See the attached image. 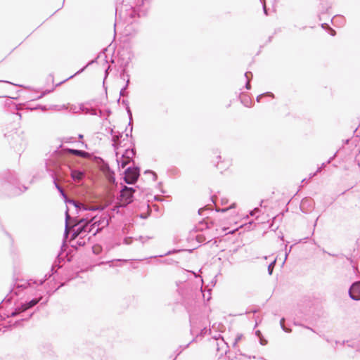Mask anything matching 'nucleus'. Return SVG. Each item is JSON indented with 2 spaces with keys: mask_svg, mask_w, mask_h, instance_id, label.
Wrapping results in <instances>:
<instances>
[{
  "mask_svg": "<svg viewBox=\"0 0 360 360\" xmlns=\"http://www.w3.org/2000/svg\"><path fill=\"white\" fill-rule=\"evenodd\" d=\"M94 229L96 227V230L93 232L91 236H95L101 230L106 227L109 224V219L106 215H102L97 219L96 217H90Z\"/></svg>",
  "mask_w": 360,
  "mask_h": 360,
  "instance_id": "8",
  "label": "nucleus"
},
{
  "mask_svg": "<svg viewBox=\"0 0 360 360\" xmlns=\"http://www.w3.org/2000/svg\"><path fill=\"white\" fill-rule=\"evenodd\" d=\"M255 335H256L257 338H259L260 337H262V334L261 331L258 330H256V331H255Z\"/></svg>",
  "mask_w": 360,
  "mask_h": 360,
  "instance_id": "45",
  "label": "nucleus"
},
{
  "mask_svg": "<svg viewBox=\"0 0 360 360\" xmlns=\"http://www.w3.org/2000/svg\"><path fill=\"white\" fill-rule=\"evenodd\" d=\"M51 91H44L43 93H41L38 97H37V99H40L42 97H44L46 94L49 93Z\"/></svg>",
  "mask_w": 360,
  "mask_h": 360,
  "instance_id": "40",
  "label": "nucleus"
},
{
  "mask_svg": "<svg viewBox=\"0 0 360 360\" xmlns=\"http://www.w3.org/2000/svg\"><path fill=\"white\" fill-rule=\"evenodd\" d=\"M276 262V259H275L273 262H271L268 266V273L269 275H271L273 273L274 268L275 266Z\"/></svg>",
  "mask_w": 360,
  "mask_h": 360,
  "instance_id": "28",
  "label": "nucleus"
},
{
  "mask_svg": "<svg viewBox=\"0 0 360 360\" xmlns=\"http://www.w3.org/2000/svg\"><path fill=\"white\" fill-rule=\"evenodd\" d=\"M64 201L67 204L73 205L75 207L77 214H78V215H81L82 212H85V211H96V210H98V207L97 206L86 205L79 202L76 201L74 199H69L68 197L66 199H64Z\"/></svg>",
  "mask_w": 360,
  "mask_h": 360,
  "instance_id": "9",
  "label": "nucleus"
},
{
  "mask_svg": "<svg viewBox=\"0 0 360 360\" xmlns=\"http://www.w3.org/2000/svg\"><path fill=\"white\" fill-rule=\"evenodd\" d=\"M336 155H337V152L332 157H330L326 163L330 164L332 162V160L336 157Z\"/></svg>",
  "mask_w": 360,
  "mask_h": 360,
  "instance_id": "41",
  "label": "nucleus"
},
{
  "mask_svg": "<svg viewBox=\"0 0 360 360\" xmlns=\"http://www.w3.org/2000/svg\"><path fill=\"white\" fill-rule=\"evenodd\" d=\"M41 300V297L34 298L29 302H26L25 303L22 304L20 306L17 307L14 309V310L11 313L10 316H16L20 314L21 313L27 311V309L32 308L33 307L37 305L40 302Z\"/></svg>",
  "mask_w": 360,
  "mask_h": 360,
  "instance_id": "10",
  "label": "nucleus"
},
{
  "mask_svg": "<svg viewBox=\"0 0 360 360\" xmlns=\"http://www.w3.org/2000/svg\"><path fill=\"white\" fill-rule=\"evenodd\" d=\"M91 237V236H89V237H88V240H90Z\"/></svg>",
  "mask_w": 360,
  "mask_h": 360,
  "instance_id": "63",
  "label": "nucleus"
},
{
  "mask_svg": "<svg viewBox=\"0 0 360 360\" xmlns=\"http://www.w3.org/2000/svg\"><path fill=\"white\" fill-rule=\"evenodd\" d=\"M107 75H108V70H105V77H107Z\"/></svg>",
  "mask_w": 360,
  "mask_h": 360,
  "instance_id": "59",
  "label": "nucleus"
},
{
  "mask_svg": "<svg viewBox=\"0 0 360 360\" xmlns=\"http://www.w3.org/2000/svg\"><path fill=\"white\" fill-rule=\"evenodd\" d=\"M126 110H127V114H128L129 118V126H131V129H130V134H131V132H132V129H133V127H132V124H131V121H132V113H131V109H130V107H129V106H127V108H126Z\"/></svg>",
  "mask_w": 360,
  "mask_h": 360,
  "instance_id": "25",
  "label": "nucleus"
},
{
  "mask_svg": "<svg viewBox=\"0 0 360 360\" xmlns=\"http://www.w3.org/2000/svg\"><path fill=\"white\" fill-rule=\"evenodd\" d=\"M110 134L112 136L115 134L113 129H110Z\"/></svg>",
  "mask_w": 360,
  "mask_h": 360,
  "instance_id": "49",
  "label": "nucleus"
},
{
  "mask_svg": "<svg viewBox=\"0 0 360 360\" xmlns=\"http://www.w3.org/2000/svg\"><path fill=\"white\" fill-rule=\"evenodd\" d=\"M264 96H268V97H271V98H274V94L271 92H265V93H263L262 94H259V96H257V102H260L261 101V99L264 97Z\"/></svg>",
  "mask_w": 360,
  "mask_h": 360,
  "instance_id": "23",
  "label": "nucleus"
},
{
  "mask_svg": "<svg viewBox=\"0 0 360 360\" xmlns=\"http://www.w3.org/2000/svg\"><path fill=\"white\" fill-rule=\"evenodd\" d=\"M330 34L332 36H335V31L334 30H333L332 28H330Z\"/></svg>",
  "mask_w": 360,
  "mask_h": 360,
  "instance_id": "46",
  "label": "nucleus"
},
{
  "mask_svg": "<svg viewBox=\"0 0 360 360\" xmlns=\"http://www.w3.org/2000/svg\"><path fill=\"white\" fill-rule=\"evenodd\" d=\"M316 174H317V172H314V174H310V176H309V178L311 179V178L314 177Z\"/></svg>",
  "mask_w": 360,
  "mask_h": 360,
  "instance_id": "53",
  "label": "nucleus"
},
{
  "mask_svg": "<svg viewBox=\"0 0 360 360\" xmlns=\"http://www.w3.org/2000/svg\"><path fill=\"white\" fill-rule=\"evenodd\" d=\"M179 250H169L167 252L165 253L164 255H160L159 257H163V256H165V255H172L173 253L177 252Z\"/></svg>",
  "mask_w": 360,
  "mask_h": 360,
  "instance_id": "34",
  "label": "nucleus"
},
{
  "mask_svg": "<svg viewBox=\"0 0 360 360\" xmlns=\"http://www.w3.org/2000/svg\"><path fill=\"white\" fill-rule=\"evenodd\" d=\"M259 1L262 3V6L264 5V4H266L265 0H259Z\"/></svg>",
  "mask_w": 360,
  "mask_h": 360,
  "instance_id": "56",
  "label": "nucleus"
},
{
  "mask_svg": "<svg viewBox=\"0 0 360 360\" xmlns=\"http://www.w3.org/2000/svg\"><path fill=\"white\" fill-rule=\"evenodd\" d=\"M136 155V150L134 148L126 149L124 153L122 155V159H126L129 162H133V159Z\"/></svg>",
  "mask_w": 360,
  "mask_h": 360,
  "instance_id": "13",
  "label": "nucleus"
},
{
  "mask_svg": "<svg viewBox=\"0 0 360 360\" xmlns=\"http://www.w3.org/2000/svg\"><path fill=\"white\" fill-rule=\"evenodd\" d=\"M321 27H322L323 28H326V27H329V26H328V24H326V23H323V24H321Z\"/></svg>",
  "mask_w": 360,
  "mask_h": 360,
  "instance_id": "51",
  "label": "nucleus"
},
{
  "mask_svg": "<svg viewBox=\"0 0 360 360\" xmlns=\"http://www.w3.org/2000/svg\"><path fill=\"white\" fill-rule=\"evenodd\" d=\"M33 313L30 314L28 319H30L32 316Z\"/></svg>",
  "mask_w": 360,
  "mask_h": 360,
  "instance_id": "60",
  "label": "nucleus"
},
{
  "mask_svg": "<svg viewBox=\"0 0 360 360\" xmlns=\"http://www.w3.org/2000/svg\"><path fill=\"white\" fill-rule=\"evenodd\" d=\"M260 210L258 207H255L254 210H252V211H250V214L251 216H255L256 214V213L259 212Z\"/></svg>",
  "mask_w": 360,
  "mask_h": 360,
  "instance_id": "35",
  "label": "nucleus"
},
{
  "mask_svg": "<svg viewBox=\"0 0 360 360\" xmlns=\"http://www.w3.org/2000/svg\"><path fill=\"white\" fill-rule=\"evenodd\" d=\"M79 139H82V138H83V135L79 134Z\"/></svg>",
  "mask_w": 360,
  "mask_h": 360,
  "instance_id": "57",
  "label": "nucleus"
},
{
  "mask_svg": "<svg viewBox=\"0 0 360 360\" xmlns=\"http://www.w3.org/2000/svg\"><path fill=\"white\" fill-rule=\"evenodd\" d=\"M42 110H45L46 109V107L45 106H42V107H40Z\"/></svg>",
  "mask_w": 360,
  "mask_h": 360,
  "instance_id": "58",
  "label": "nucleus"
},
{
  "mask_svg": "<svg viewBox=\"0 0 360 360\" xmlns=\"http://www.w3.org/2000/svg\"><path fill=\"white\" fill-rule=\"evenodd\" d=\"M348 293L352 300H360V281L353 283L349 289Z\"/></svg>",
  "mask_w": 360,
  "mask_h": 360,
  "instance_id": "11",
  "label": "nucleus"
},
{
  "mask_svg": "<svg viewBox=\"0 0 360 360\" xmlns=\"http://www.w3.org/2000/svg\"><path fill=\"white\" fill-rule=\"evenodd\" d=\"M91 114H92V115H96V111L94 110V112H92Z\"/></svg>",
  "mask_w": 360,
  "mask_h": 360,
  "instance_id": "61",
  "label": "nucleus"
},
{
  "mask_svg": "<svg viewBox=\"0 0 360 360\" xmlns=\"http://www.w3.org/2000/svg\"><path fill=\"white\" fill-rule=\"evenodd\" d=\"M4 179L7 183L14 186L13 188H11V194L13 195H20L23 191L27 190V187L25 186L23 187V191H22L20 188L16 186L18 184V179L17 174L13 172H9L5 176Z\"/></svg>",
  "mask_w": 360,
  "mask_h": 360,
  "instance_id": "6",
  "label": "nucleus"
},
{
  "mask_svg": "<svg viewBox=\"0 0 360 360\" xmlns=\"http://www.w3.org/2000/svg\"><path fill=\"white\" fill-rule=\"evenodd\" d=\"M69 210L68 208H67L66 211H65V231H64V238H68V235H69V229L70 227H72V220H71V217L70 215L69 214V212H68Z\"/></svg>",
  "mask_w": 360,
  "mask_h": 360,
  "instance_id": "12",
  "label": "nucleus"
},
{
  "mask_svg": "<svg viewBox=\"0 0 360 360\" xmlns=\"http://www.w3.org/2000/svg\"><path fill=\"white\" fill-rule=\"evenodd\" d=\"M218 159H221V156L220 155H217V157Z\"/></svg>",
  "mask_w": 360,
  "mask_h": 360,
  "instance_id": "62",
  "label": "nucleus"
},
{
  "mask_svg": "<svg viewBox=\"0 0 360 360\" xmlns=\"http://www.w3.org/2000/svg\"><path fill=\"white\" fill-rule=\"evenodd\" d=\"M140 176V168L139 167H129L124 171V180L127 184H134Z\"/></svg>",
  "mask_w": 360,
  "mask_h": 360,
  "instance_id": "7",
  "label": "nucleus"
},
{
  "mask_svg": "<svg viewBox=\"0 0 360 360\" xmlns=\"http://www.w3.org/2000/svg\"><path fill=\"white\" fill-rule=\"evenodd\" d=\"M59 167H60L59 162L55 158H49L46 162V171L49 173V175L52 177L53 182L56 188H57V190L58 191V192L60 193V194L63 197V198L66 199L67 198L66 193H65V191H64L63 188L61 187V186H60L56 181V176L57 175L58 169Z\"/></svg>",
  "mask_w": 360,
  "mask_h": 360,
  "instance_id": "3",
  "label": "nucleus"
},
{
  "mask_svg": "<svg viewBox=\"0 0 360 360\" xmlns=\"http://www.w3.org/2000/svg\"><path fill=\"white\" fill-rule=\"evenodd\" d=\"M262 8H263L264 13L266 15H268V11H267V8H266V4H264V5L262 6Z\"/></svg>",
  "mask_w": 360,
  "mask_h": 360,
  "instance_id": "43",
  "label": "nucleus"
},
{
  "mask_svg": "<svg viewBox=\"0 0 360 360\" xmlns=\"http://www.w3.org/2000/svg\"><path fill=\"white\" fill-rule=\"evenodd\" d=\"M304 328H307V329L310 330L311 331H312V332H314V333H315V330H314L313 328H310V327H309V326H304Z\"/></svg>",
  "mask_w": 360,
  "mask_h": 360,
  "instance_id": "50",
  "label": "nucleus"
},
{
  "mask_svg": "<svg viewBox=\"0 0 360 360\" xmlns=\"http://www.w3.org/2000/svg\"><path fill=\"white\" fill-rule=\"evenodd\" d=\"M204 225L205 226V229H208V228H209V226H208V225H207V223H204L203 221H201V222L200 223V224H199V226H198V227H197V229H198V230H203V229H204V228H203L202 226H203Z\"/></svg>",
  "mask_w": 360,
  "mask_h": 360,
  "instance_id": "31",
  "label": "nucleus"
},
{
  "mask_svg": "<svg viewBox=\"0 0 360 360\" xmlns=\"http://www.w3.org/2000/svg\"><path fill=\"white\" fill-rule=\"evenodd\" d=\"M84 176V173L80 170L72 169L71 177L75 181H80Z\"/></svg>",
  "mask_w": 360,
  "mask_h": 360,
  "instance_id": "14",
  "label": "nucleus"
},
{
  "mask_svg": "<svg viewBox=\"0 0 360 360\" xmlns=\"http://www.w3.org/2000/svg\"><path fill=\"white\" fill-rule=\"evenodd\" d=\"M124 72H125V70H123L122 75H124Z\"/></svg>",
  "mask_w": 360,
  "mask_h": 360,
  "instance_id": "64",
  "label": "nucleus"
},
{
  "mask_svg": "<svg viewBox=\"0 0 360 360\" xmlns=\"http://www.w3.org/2000/svg\"><path fill=\"white\" fill-rule=\"evenodd\" d=\"M94 62H95V60H93L90 61V62H89V63H87L84 67H83L82 69H80L79 70H78V71H77L75 75H71V76H70V77H69L68 79H65V80L63 81V82H65V81H67V80H68V79H69L72 78L75 75L82 73V72L85 70V68H86V67H88L89 65L93 64ZM62 83H63V82H60L59 84H57V86L60 85V84H62Z\"/></svg>",
  "mask_w": 360,
  "mask_h": 360,
  "instance_id": "19",
  "label": "nucleus"
},
{
  "mask_svg": "<svg viewBox=\"0 0 360 360\" xmlns=\"http://www.w3.org/2000/svg\"><path fill=\"white\" fill-rule=\"evenodd\" d=\"M110 183L115 181V173L112 170L104 174Z\"/></svg>",
  "mask_w": 360,
  "mask_h": 360,
  "instance_id": "22",
  "label": "nucleus"
},
{
  "mask_svg": "<svg viewBox=\"0 0 360 360\" xmlns=\"http://www.w3.org/2000/svg\"><path fill=\"white\" fill-rule=\"evenodd\" d=\"M326 165L327 164L326 162L322 163L321 166L317 169L316 172H320L322 170V169H323L326 166Z\"/></svg>",
  "mask_w": 360,
  "mask_h": 360,
  "instance_id": "39",
  "label": "nucleus"
},
{
  "mask_svg": "<svg viewBox=\"0 0 360 360\" xmlns=\"http://www.w3.org/2000/svg\"><path fill=\"white\" fill-rule=\"evenodd\" d=\"M99 159L101 162L100 165V169L102 171V172L105 174L110 172L112 169L110 168L109 165L106 162H105L102 158Z\"/></svg>",
  "mask_w": 360,
  "mask_h": 360,
  "instance_id": "18",
  "label": "nucleus"
},
{
  "mask_svg": "<svg viewBox=\"0 0 360 360\" xmlns=\"http://www.w3.org/2000/svg\"><path fill=\"white\" fill-rule=\"evenodd\" d=\"M206 210V208H205V207L199 209V210H198V213H199V214H200V215H201V214H202V212H203L204 210Z\"/></svg>",
  "mask_w": 360,
  "mask_h": 360,
  "instance_id": "47",
  "label": "nucleus"
},
{
  "mask_svg": "<svg viewBox=\"0 0 360 360\" xmlns=\"http://www.w3.org/2000/svg\"><path fill=\"white\" fill-rule=\"evenodd\" d=\"M155 200H158V201H161L162 200V199L160 197H158V196H155Z\"/></svg>",
  "mask_w": 360,
  "mask_h": 360,
  "instance_id": "52",
  "label": "nucleus"
},
{
  "mask_svg": "<svg viewBox=\"0 0 360 360\" xmlns=\"http://www.w3.org/2000/svg\"><path fill=\"white\" fill-rule=\"evenodd\" d=\"M51 274L45 275L44 278L39 280V282H37L36 281L30 280L27 281H25L22 283H17L14 286V288L11 290V295H8L6 297L5 300H6L8 302H10L11 300L12 299V295H18L20 290L25 289L26 288H27V286L31 285L32 283L37 284L39 285H42L46 279L51 277Z\"/></svg>",
  "mask_w": 360,
  "mask_h": 360,
  "instance_id": "4",
  "label": "nucleus"
},
{
  "mask_svg": "<svg viewBox=\"0 0 360 360\" xmlns=\"http://www.w3.org/2000/svg\"><path fill=\"white\" fill-rule=\"evenodd\" d=\"M144 173L145 174H150L153 176V180L154 181H155L158 179L157 174L152 170H150V169L146 170Z\"/></svg>",
  "mask_w": 360,
  "mask_h": 360,
  "instance_id": "30",
  "label": "nucleus"
},
{
  "mask_svg": "<svg viewBox=\"0 0 360 360\" xmlns=\"http://www.w3.org/2000/svg\"><path fill=\"white\" fill-rule=\"evenodd\" d=\"M259 339L260 345H266L267 344V340L263 336L260 337Z\"/></svg>",
  "mask_w": 360,
  "mask_h": 360,
  "instance_id": "33",
  "label": "nucleus"
},
{
  "mask_svg": "<svg viewBox=\"0 0 360 360\" xmlns=\"http://www.w3.org/2000/svg\"><path fill=\"white\" fill-rule=\"evenodd\" d=\"M69 152L70 154L81 157V158H86L89 155V153L84 150H78V149H70Z\"/></svg>",
  "mask_w": 360,
  "mask_h": 360,
  "instance_id": "16",
  "label": "nucleus"
},
{
  "mask_svg": "<svg viewBox=\"0 0 360 360\" xmlns=\"http://www.w3.org/2000/svg\"><path fill=\"white\" fill-rule=\"evenodd\" d=\"M99 159L101 162L100 165V169L102 171V172L105 174L110 172L112 169L110 168L109 165L106 162H105L102 158Z\"/></svg>",
  "mask_w": 360,
  "mask_h": 360,
  "instance_id": "17",
  "label": "nucleus"
},
{
  "mask_svg": "<svg viewBox=\"0 0 360 360\" xmlns=\"http://www.w3.org/2000/svg\"><path fill=\"white\" fill-rule=\"evenodd\" d=\"M245 77L247 79V82H246L245 86L246 89L249 90L251 89V85H250V82L252 77V73L251 72H246L245 73Z\"/></svg>",
  "mask_w": 360,
  "mask_h": 360,
  "instance_id": "20",
  "label": "nucleus"
},
{
  "mask_svg": "<svg viewBox=\"0 0 360 360\" xmlns=\"http://www.w3.org/2000/svg\"><path fill=\"white\" fill-rule=\"evenodd\" d=\"M196 240L198 243H204L207 240V238L204 235L198 234L196 236Z\"/></svg>",
  "mask_w": 360,
  "mask_h": 360,
  "instance_id": "29",
  "label": "nucleus"
},
{
  "mask_svg": "<svg viewBox=\"0 0 360 360\" xmlns=\"http://www.w3.org/2000/svg\"><path fill=\"white\" fill-rule=\"evenodd\" d=\"M310 200L309 199H307V198H304L302 200V203H301V207L302 208L307 203H308V202H309Z\"/></svg>",
  "mask_w": 360,
  "mask_h": 360,
  "instance_id": "38",
  "label": "nucleus"
},
{
  "mask_svg": "<svg viewBox=\"0 0 360 360\" xmlns=\"http://www.w3.org/2000/svg\"><path fill=\"white\" fill-rule=\"evenodd\" d=\"M150 238H150V237H146V238H145V237H143V236H139V240L142 243H146V240H148V239H150Z\"/></svg>",
  "mask_w": 360,
  "mask_h": 360,
  "instance_id": "36",
  "label": "nucleus"
},
{
  "mask_svg": "<svg viewBox=\"0 0 360 360\" xmlns=\"http://www.w3.org/2000/svg\"><path fill=\"white\" fill-rule=\"evenodd\" d=\"M79 240L77 241V244L79 245H85V241L84 240H82L84 237V236H79Z\"/></svg>",
  "mask_w": 360,
  "mask_h": 360,
  "instance_id": "37",
  "label": "nucleus"
},
{
  "mask_svg": "<svg viewBox=\"0 0 360 360\" xmlns=\"http://www.w3.org/2000/svg\"><path fill=\"white\" fill-rule=\"evenodd\" d=\"M144 4V0H135L134 5H132L140 13V8Z\"/></svg>",
  "mask_w": 360,
  "mask_h": 360,
  "instance_id": "24",
  "label": "nucleus"
},
{
  "mask_svg": "<svg viewBox=\"0 0 360 360\" xmlns=\"http://www.w3.org/2000/svg\"><path fill=\"white\" fill-rule=\"evenodd\" d=\"M284 322H285V319L284 318H282L280 321V325H281V328H282V330L286 333H290L291 332V329L290 328H286L284 325Z\"/></svg>",
  "mask_w": 360,
  "mask_h": 360,
  "instance_id": "27",
  "label": "nucleus"
},
{
  "mask_svg": "<svg viewBox=\"0 0 360 360\" xmlns=\"http://www.w3.org/2000/svg\"><path fill=\"white\" fill-rule=\"evenodd\" d=\"M132 243V238L131 237H126L124 239V243L126 245H130Z\"/></svg>",
  "mask_w": 360,
  "mask_h": 360,
  "instance_id": "32",
  "label": "nucleus"
},
{
  "mask_svg": "<svg viewBox=\"0 0 360 360\" xmlns=\"http://www.w3.org/2000/svg\"><path fill=\"white\" fill-rule=\"evenodd\" d=\"M141 16L140 12L136 10L131 4H122L116 6L115 18H119L124 22L132 23L136 18Z\"/></svg>",
  "mask_w": 360,
  "mask_h": 360,
  "instance_id": "2",
  "label": "nucleus"
},
{
  "mask_svg": "<svg viewBox=\"0 0 360 360\" xmlns=\"http://www.w3.org/2000/svg\"><path fill=\"white\" fill-rule=\"evenodd\" d=\"M129 76L127 75V77H129ZM129 78H127V80L126 82V84L124 87H122L120 91V96H125L127 95V89L128 88V86H129Z\"/></svg>",
  "mask_w": 360,
  "mask_h": 360,
  "instance_id": "21",
  "label": "nucleus"
},
{
  "mask_svg": "<svg viewBox=\"0 0 360 360\" xmlns=\"http://www.w3.org/2000/svg\"><path fill=\"white\" fill-rule=\"evenodd\" d=\"M194 341V339H193L189 343H188L184 348L187 347L188 346H189V345Z\"/></svg>",
  "mask_w": 360,
  "mask_h": 360,
  "instance_id": "54",
  "label": "nucleus"
},
{
  "mask_svg": "<svg viewBox=\"0 0 360 360\" xmlns=\"http://www.w3.org/2000/svg\"><path fill=\"white\" fill-rule=\"evenodd\" d=\"M135 189L132 187H128L124 186L120 191V206L126 207L129 205L134 200V193Z\"/></svg>",
  "mask_w": 360,
  "mask_h": 360,
  "instance_id": "5",
  "label": "nucleus"
},
{
  "mask_svg": "<svg viewBox=\"0 0 360 360\" xmlns=\"http://www.w3.org/2000/svg\"><path fill=\"white\" fill-rule=\"evenodd\" d=\"M51 271L52 272L51 274H55L56 272V271L55 270V266L54 265L52 266Z\"/></svg>",
  "mask_w": 360,
  "mask_h": 360,
  "instance_id": "48",
  "label": "nucleus"
},
{
  "mask_svg": "<svg viewBox=\"0 0 360 360\" xmlns=\"http://www.w3.org/2000/svg\"><path fill=\"white\" fill-rule=\"evenodd\" d=\"M72 228L76 227L72 234V239H75L79 236H86L88 233L94 231V225L91 221L90 217H81L78 215L75 217H71Z\"/></svg>",
  "mask_w": 360,
  "mask_h": 360,
  "instance_id": "1",
  "label": "nucleus"
},
{
  "mask_svg": "<svg viewBox=\"0 0 360 360\" xmlns=\"http://www.w3.org/2000/svg\"><path fill=\"white\" fill-rule=\"evenodd\" d=\"M221 342L222 344L226 345L225 342L224 341V339L221 338Z\"/></svg>",
  "mask_w": 360,
  "mask_h": 360,
  "instance_id": "55",
  "label": "nucleus"
},
{
  "mask_svg": "<svg viewBox=\"0 0 360 360\" xmlns=\"http://www.w3.org/2000/svg\"><path fill=\"white\" fill-rule=\"evenodd\" d=\"M219 340V338H216L214 340V342L217 345V349L219 351V342H218Z\"/></svg>",
  "mask_w": 360,
  "mask_h": 360,
  "instance_id": "44",
  "label": "nucleus"
},
{
  "mask_svg": "<svg viewBox=\"0 0 360 360\" xmlns=\"http://www.w3.org/2000/svg\"><path fill=\"white\" fill-rule=\"evenodd\" d=\"M122 137V133H120V132H117V134H115L112 136V147L114 148L115 150H117L119 147V145L120 144V139Z\"/></svg>",
  "mask_w": 360,
  "mask_h": 360,
  "instance_id": "15",
  "label": "nucleus"
},
{
  "mask_svg": "<svg viewBox=\"0 0 360 360\" xmlns=\"http://www.w3.org/2000/svg\"><path fill=\"white\" fill-rule=\"evenodd\" d=\"M117 162L118 165L121 166L122 168L125 167L130 162L129 160L126 159H122L121 158L120 160L117 158Z\"/></svg>",
  "mask_w": 360,
  "mask_h": 360,
  "instance_id": "26",
  "label": "nucleus"
},
{
  "mask_svg": "<svg viewBox=\"0 0 360 360\" xmlns=\"http://www.w3.org/2000/svg\"><path fill=\"white\" fill-rule=\"evenodd\" d=\"M122 103L126 106V108H127V106H129V101L127 100H125V99H122Z\"/></svg>",
  "mask_w": 360,
  "mask_h": 360,
  "instance_id": "42",
  "label": "nucleus"
}]
</instances>
